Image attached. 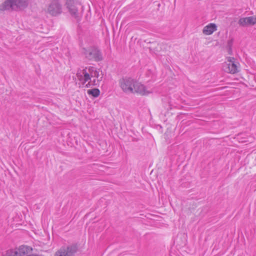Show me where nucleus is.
I'll use <instances>...</instances> for the list:
<instances>
[{"label":"nucleus","mask_w":256,"mask_h":256,"mask_svg":"<svg viewBox=\"0 0 256 256\" xmlns=\"http://www.w3.org/2000/svg\"><path fill=\"white\" fill-rule=\"evenodd\" d=\"M28 5L26 0H7L0 5V10H22L26 8Z\"/></svg>","instance_id":"nucleus-1"},{"label":"nucleus","mask_w":256,"mask_h":256,"mask_svg":"<svg viewBox=\"0 0 256 256\" xmlns=\"http://www.w3.org/2000/svg\"><path fill=\"white\" fill-rule=\"evenodd\" d=\"M78 248L76 244L62 246L54 254V256H74Z\"/></svg>","instance_id":"nucleus-2"},{"label":"nucleus","mask_w":256,"mask_h":256,"mask_svg":"<svg viewBox=\"0 0 256 256\" xmlns=\"http://www.w3.org/2000/svg\"><path fill=\"white\" fill-rule=\"evenodd\" d=\"M136 80L130 78L124 77L119 80V85L124 92L126 93H134V87Z\"/></svg>","instance_id":"nucleus-3"},{"label":"nucleus","mask_w":256,"mask_h":256,"mask_svg":"<svg viewBox=\"0 0 256 256\" xmlns=\"http://www.w3.org/2000/svg\"><path fill=\"white\" fill-rule=\"evenodd\" d=\"M82 53L89 60L94 59L96 61H100L102 58L100 51L95 47H90L88 49L84 48Z\"/></svg>","instance_id":"nucleus-4"},{"label":"nucleus","mask_w":256,"mask_h":256,"mask_svg":"<svg viewBox=\"0 0 256 256\" xmlns=\"http://www.w3.org/2000/svg\"><path fill=\"white\" fill-rule=\"evenodd\" d=\"M224 71L230 74H236L238 72V68L234 62V58L232 57L227 58V62L224 64Z\"/></svg>","instance_id":"nucleus-5"},{"label":"nucleus","mask_w":256,"mask_h":256,"mask_svg":"<svg viewBox=\"0 0 256 256\" xmlns=\"http://www.w3.org/2000/svg\"><path fill=\"white\" fill-rule=\"evenodd\" d=\"M48 12L53 16H56L62 12V6L57 0H54L49 5Z\"/></svg>","instance_id":"nucleus-6"},{"label":"nucleus","mask_w":256,"mask_h":256,"mask_svg":"<svg viewBox=\"0 0 256 256\" xmlns=\"http://www.w3.org/2000/svg\"><path fill=\"white\" fill-rule=\"evenodd\" d=\"M134 92H136L141 95H148L152 92V90H148L144 84L136 80L134 87Z\"/></svg>","instance_id":"nucleus-7"},{"label":"nucleus","mask_w":256,"mask_h":256,"mask_svg":"<svg viewBox=\"0 0 256 256\" xmlns=\"http://www.w3.org/2000/svg\"><path fill=\"white\" fill-rule=\"evenodd\" d=\"M66 4L71 14L75 18L78 17V8L72 0H67Z\"/></svg>","instance_id":"nucleus-8"},{"label":"nucleus","mask_w":256,"mask_h":256,"mask_svg":"<svg viewBox=\"0 0 256 256\" xmlns=\"http://www.w3.org/2000/svg\"><path fill=\"white\" fill-rule=\"evenodd\" d=\"M216 26L214 24H210L204 28L202 32L206 35H210L216 30Z\"/></svg>","instance_id":"nucleus-9"},{"label":"nucleus","mask_w":256,"mask_h":256,"mask_svg":"<svg viewBox=\"0 0 256 256\" xmlns=\"http://www.w3.org/2000/svg\"><path fill=\"white\" fill-rule=\"evenodd\" d=\"M20 256H24L32 251V248L28 246H21L18 248H16Z\"/></svg>","instance_id":"nucleus-10"},{"label":"nucleus","mask_w":256,"mask_h":256,"mask_svg":"<svg viewBox=\"0 0 256 256\" xmlns=\"http://www.w3.org/2000/svg\"><path fill=\"white\" fill-rule=\"evenodd\" d=\"M86 68L84 69L82 71V74H77V76L80 80L84 79V82H88L90 80V74L87 72Z\"/></svg>","instance_id":"nucleus-11"},{"label":"nucleus","mask_w":256,"mask_h":256,"mask_svg":"<svg viewBox=\"0 0 256 256\" xmlns=\"http://www.w3.org/2000/svg\"><path fill=\"white\" fill-rule=\"evenodd\" d=\"M87 93L90 95H92L94 98H96L100 95V92L98 88H93L88 90Z\"/></svg>","instance_id":"nucleus-12"},{"label":"nucleus","mask_w":256,"mask_h":256,"mask_svg":"<svg viewBox=\"0 0 256 256\" xmlns=\"http://www.w3.org/2000/svg\"><path fill=\"white\" fill-rule=\"evenodd\" d=\"M3 256H20L16 249L8 250Z\"/></svg>","instance_id":"nucleus-13"},{"label":"nucleus","mask_w":256,"mask_h":256,"mask_svg":"<svg viewBox=\"0 0 256 256\" xmlns=\"http://www.w3.org/2000/svg\"><path fill=\"white\" fill-rule=\"evenodd\" d=\"M238 23L240 26H248V22H247L246 17L240 18Z\"/></svg>","instance_id":"nucleus-14"},{"label":"nucleus","mask_w":256,"mask_h":256,"mask_svg":"<svg viewBox=\"0 0 256 256\" xmlns=\"http://www.w3.org/2000/svg\"><path fill=\"white\" fill-rule=\"evenodd\" d=\"M246 20L247 22H248V26L255 24V22L254 21V16L246 17Z\"/></svg>","instance_id":"nucleus-15"},{"label":"nucleus","mask_w":256,"mask_h":256,"mask_svg":"<svg viewBox=\"0 0 256 256\" xmlns=\"http://www.w3.org/2000/svg\"><path fill=\"white\" fill-rule=\"evenodd\" d=\"M96 70V69L93 66H90L88 69L87 72H88L90 76L93 72Z\"/></svg>","instance_id":"nucleus-16"},{"label":"nucleus","mask_w":256,"mask_h":256,"mask_svg":"<svg viewBox=\"0 0 256 256\" xmlns=\"http://www.w3.org/2000/svg\"><path fill=\"white\" fill-rule=\"evenodd\" d=\"M91 77H94L96 78H98L99 77V72L96 70L93 72L92 74L90 76Z\"/></svg>","instance_id":"nucleus-17"},{"label":"nucleus","mask_w":256,"mask_h":256,"mask_svg":"<svg viewBox=\"0 0 256 256\" xmlns=\"http://www.w3.org/2000/svg\"><path fill=\"white\" fill-rule=\"evenodd\" d=\"M232 44V40H228V45L229 46L230 50H231Z\"/></svg>","instance_id":"nucleus-18"},{"label":"nucleus","mask_w":256,"mask_h":256,"mask_svg":"<svg viewBox=\"0 0 256 256\" xmlns=\"http://www.w3.org/2000/svg\"><path fill=\"white\" fill-rule=\"evenodd\" d=\"M44 256L42 254H33L32 256Z\"/></svg>","instance_id":"nucleus-19"},{"label":"nucleus","mask_w":256,"mask_h":256,"mask_svg":"<svg viewBox=\"0 0 256 256\" xmlns=\"http://www.w3.org/2000/svg\"><path fill=\"white\" fill-rule=\"evenodd\" d=\"M254 21L255 24H256V16H254Z\"/></svg>","instance_id":"nucleus-20"},{"label":"nucleus","mask_w":256,"mask_h":256,"mask_svg":"<svg viewBox=\"0 0 256 256\" xmlns=\"http://www.w3.org/2000/svg\"><path fill=\"white\" fill-rule=\"evenodd\" d=\"M228 52H229V54H231V52H232V49L230 50V49L229 48V50H228Z\"/></svg>","instance_id":"nucleus-21"},{"label":"nucleus","mask_w":256,"mask_h":256,"mask_svg":"<svg viewBox=\"0 0 256 256\" xmlns=\"http://www.w3.org/2000/svg\"><path fill=\"white\" fill-rule=\"evenodd\" d=\"M88 85H89V84H86V86H88Z\"/></svg>","instance_id":"nucleus-22"},{"label":"nucleus","mask_w":256,"mask_h":256,"mask_svg":"<svg viewBox=\"0 0 256 256\" xmlns=\"http://www.w3.org/2000/svg\"><path fill=\"white\" fill-rule=\"evenodd\" d=\"M88 85H89V84H86V86H88Z\"/></svg>","instance_id":"nucleus-23"}]
</instances>
